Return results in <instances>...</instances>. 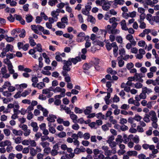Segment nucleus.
Here are the masks:
<instances>
[{
  "mask_svg": "<svg viewBox=\"0 0 159 159\" xmlns=\"http://www.w3.org/2000/svg\"><path fill=\"white\" fill-rule=\"evenodd\" d=\"M63 66L62 67L63 70H66L67 71H70L71 68L70 66H71L72 63L68 60L67 61L63 60Z\"/></svg>",
  "mask_w": 159,
  "mask_h": 159,
  "instance_id": "f257e3e1",
  "label": "nucleus"
},
{
  "mask_svg": "<svg viewBox=\"0 0 159 159\" xmlns=\"http://www.w3.org/2000/svg\"><path fill=\"white\" fill-rule=\"evenodd\" d=\"M111 1L106 0L104 2L103 5L102 6V9L105 11H107L110 9V6L112 3Z\"/></svg>",
  "mask_w": 159,
  "mask_h": 159,
  "instance_id": "f03ea898",
  "label": "nucleus"
},
{
  "mask_svg": "<svg viewBox=\"0 0 159 159\" xmlns=\"http://www.w3.org/2000/svg\"><path fill=\"white\" fill-rule=\"evenodd\" d=\"M134 77L136 81H139V82L143 83V80L142 78L144 77V75H143L142 73H136L134 74Z\"/></svg>",
  "mask_w": 159,
  "mask_h": 159,
  "instance_id": "7ed1b4c3",
  "label": "nucleus"
},
{
  "mask_svg": "<svg viewBox=\"0 0 159 159\" xmlns=\"http://www.w3.org/2000/svg\"><path fill=\"white\" fill-rule=\"evenodd\" d=\"M92 8L90 5H87L85 6V8H83L82 10V13L86 16H88L89 14V11Z\"/></svg>",
  "mask_w": 159,
  "mask_h": 159,
  "instance_id": "20e7f679",
  "label": "nucleus"
},
{
  "mask_svg": "<svg viewBox=\"0 0 159 159\" xmlns=\"http://www.w3.org/2000/svg\"><path fill=\"white\" fill-rule=\"evenodd\" d=\"M6 57L7 58L4 59L3 62L7 65L8 70L10 72V55L9 53L7 54Z\"/></svg>",
  "mask_w": 159,
  "mask_h": 159,
  "instance_id": "39448f33",
  "label": "nucleus"
},
{
  "mask_svg": "<svg viewBox=\"0 0 159 159\" xmlns=\"http://www.w3.org/2000/svg\"><path fill=\"white\" fill-rule=\"evenodd\" d=\"M151 120L152 121H157V117L155 112L153 111H151L149 113Z\"/></svg>",
  "mask_w": 159,
  "mask_h": 159,
  "instance_id": "423d86ee",
  "label": "nucleus"
},
{
  "mask_svg": "<svg viewBox=\"0 0 159 159\" xmlns=\"http://www.w3.org/2000/svg\"><path fill=\"white\" fill-rule=\"evenodd\" d=\"M68 60L71 63H73L74 64H76L78 61H81V58L80 57H76L75 58H69Z\"/></svg>",
  "mask_w": 159,
  "mask_h": 159,
  "instance_id": "0eeeda50",
  "label": "nucleus"
},
{
  "mask_svg": "<svg viewBox=\"0 0 159 159\" xmlns=\"http://www.w3.org/2000/svg\"><path fill=\"white\" fill-rule=\"evenodd\" d=\"M19 107L20 106L17 103L15 102L14 104L11 103V108H13V111H15V112H19L18 110Z\"/></svg>",
  "mask_w": 159,
  "mask_h": 159,
  "instance_id": "6e6552de",
  "label": "nucleus"
},
{
  "mask_svg": "<svg viewBox=\"0 0 159 159\" xmlns=\"http://www.w3.org/2000/svg\"><path fill=\"white\" fill-rule=\"evenodd\" d=\"M85 35L84 32H80L78 35L77 36L79 37L77 39V41L78 42H81L83 41V39L85 37Z\"/></svg>",
  "mask_w": 159,
  "mask_h": 159,
  "instance_id": "1a4fd4ad",
  "label": "nucleus"
},
{
  "mask_svg": "<svg viewBox=\"0 0 159 159\" xmlns=\"http://www.w3.org/2000/svg\"><path fill=\"white\" fill-rule=\"evenodd\" d=\"M57 118L56 116L51 114L49 115V116L47 118V120L50 122H54L55 121V119Z\"/></svg>",
  "mask_w": 159,
  "mask_h": 159,
  "instance_id": "9d476101",
  "label": "nucleus"
},
{
  "mask_svg": "<svg viewBox=\"0 0 159 159\" xmlns=\"http://www.w3.org/2000/svg\"><path fill=\"white\" fill-rule=\"evenodd\" d=\"M31 126L33 127V130L34 132H36L39 129L37 123L36 122H33L30 124Z\"/></svg>",
  "mask_w": 159,
  "mask_h": 159,
  "instance_id": "9b49d317",
  "label": "nucleus"
},
{
  "mask_svg": "<svg viewBox=\"0 0 159 159\" xmlns=\"http://www.w3.org/2000/svg\"><path fill=\"white\" fill-rule=\"evenodd\" d=\"M126 154V155H127L129 157V156H136L138 154V152L135 151H129L127 152Z\"/></svg>",
  "mask_w": 159,
  "mask_h": 159,
  "instance_id": "f8f14e48",
  "label": "nucleus"
},
{
  "mask_svg": "<svg viewBox=\"0 0 159 159\" xmlns=\"http://www.w3.org/2000/svg\"><path fill=\"white\" fill-rule=\"evenodd\" d=\"M99 59L97 58H93L90 62H91L92 66L98 65L99 63Z\"/></svg>",
  "mask_w": 159,
  "mask_h": 159,
  "instance_id": "ddd939ff",
  "label": "nucleus"
},
{
  "mask_svg": "<svg viewBox=\"0 0 159 159\" xmlns=\"http://www.w3.org/2000/svg\"><path fill=\"white\" fill-rule=\"evenodd\" d=\"M120 23L122 29L125 31L127 30L128 28L126 26L125 20H123L121 21Z\"/></svg>",
  "mask_w": 159,
  "mask_h": 159,
  "instance_id": "4468645a",
  "label": "nucleus"
},
{
  "mask_svg": "<svg viewBox=\"0 0 159 159\" xmlns=\"http://www.w3.org/2000/svg\"><path fill=\"white\" fill-rule=\"evenodd\" d=\"M70 118L72 120L73 122L74 123H76L77 121V116L76 115L74 114L73 112L70 114Z\"/></svg>",
  "mask_w": 159,
  "mask_h": 159,
  "instance_id": "2eb2a0df",
  "label": "nucleus"
},
{
  "mask_svg": "<svg viewBox=\"0 0 159 159\" xmlns=\"http://www.w3.org/2000/svg\"><path fill=\"white\" fill-rule=\"evenodd\" d=\"M92 66L91 62H89V63H85L83 65V68L84 70H89Z\"/></svg>",
  "mask_w": 159,
  "mask_h": 159,
  "instance_id": "dca6fc26",
  "label": "nucleus"
},
{
  "mask_svg": "<svg viewBox=\"0 0 159 159\" xmlns=\"http://www.w3.org/2000/svg\"><path fill=\"white\" fill-rule=\"evenodd\" d=\"M34 48L36 50V52L38 51L39 52H43L42 46L40 43H38L36 44V47Z\"/></svg>",
  "mask_w": 159,
  "mask_h": 159,
  "instance_id": "f3484780",
  "label": "nucleus"
},
{
  "mask_svg": "<svg viewBox=\"0 0 159 159\" xmlns=\"http://www.w3.org/2000/svg\"><path fill=\"white\" fill-rule=\"evenodd\" d=\"M92 107V106L87 107L86 109L84 111V113L86 115H89L91 112Z\"/></svg>",
  "mask_w": 159,
  "mask_h": 159,
  "instance_id": "a211bd4d",
  "label": "nucleus"
},
{
  "mask_svg": "<svg viewBox=\"0 0 159 159\" xmlns=\"http://www.w3.org/2000/svg\"><path fill=\"white\" fill-rule=\"evenodd\" d=\"M33 19V17L31 15L27 14L25 16L26 21L28 23H29L32 22Z\"/></svg>",
  "mask_w": 159,
  "mask_h": 159,
  "instance_id": "6ab92c4d",
  "label": "nucleus"
},
{
  "mask_svg": "<svg viewBox=\"0 0 159 159\" xmlns=\"http://www.w3.org/2000/svg\"><path fill=\"white\" fill-rule=\"evenodd\" d=\"M87 21H89L92 24H95L96 22L95 18L93 17L92 16L89 15V14L88 16Z\"/></svg>",
  "mask_w": 159,
  "mask_h": 159,
  "instance_id": "aec40b11",
  "label": "nucleus"
},
{
  "mask_svg": "<svg viewBox=\"0 0 159 159\" xmlns=\"http://www.w3.org/2000/svg\"><path fill=\"white\" fill-rule=\"evenodd\" d=\"M29 43L32 47H34L36 45V43L34 42V40L31 36H30L29 38Z\"/></svg>",
  "mask_w": 159,
  "mask_h": 159,
  "instance_id": "412c9836",
  "label": "nucleus"
},
{
  "mask_svg": "<svg viewBox=\"0 0 159 159\" xmlns=\"http://www.w3.org/2000/svg\"><path fill=\"white\" fill-rule=\"evenodd\" d=\"M142 91L146 94L147 93L148 94H149L152 92V90L151 89H148L147 87H143Z\"/></svg>",
  "mask_w": 159,
  "mask_h": 159,
  "instance_id": "4be33fe9",
  "label": "nucleus"
},
{
  "mask_svg": "<svg viewBox=\"0 0 159 159\" xmlns=\"http://www.w3.org/2000/svg\"><path fill=\"white\" fill-rule=\"evenodd\" d=\"M12 132L16 135L21 136L23 134V131L21 130H17L16 129H13Z\"/></svg>",
  "mask_w": 159,
  "mask_h": 159,
  "instance_id": "5701e85b",
  "label": "nucleus"
},
{
  "mask_svg": "<svg viewBox=\"0 0 159 159\" xmlns=\"http://www.w3.org/2000/svg\"><path fill=\"white\" fill-rule=\"evenodd\" d=\"M2 88L4 89H7L8 90H10V82L8 81L5 82L2 86Z\"/></svg>",
  "mask_w": 159,
  "mask_h": 159,
  "instance_id": "b1692460",
  "label": "nucleus"
},
{
  "mask_svg": "<svg viewBox=\"0 0 159 159\" xmlns=\"http://www.w3.org/2000/svg\"><path fill=\"white\" fill-rule=\"evenodd\" d=\"M122 58L120 57H118L117 58V60H118V64L120 67H122L124 65L125 63L124 61L121 59Z\"/></svg>",
  "mask_w": 159,
  "mask_h": 159,
  "instance_id": "393cba45",
  "label": "nucleus"
},
{
  "mask_svg": "<svg viewBox=\"0 0 159 159\" xmlns=\"http://www.w3.org/2000/svg\"><path fill=\"white\" fill-rule=\"evenodd\" d=\"M51 14L52 16L55 18V21H57L58 19L57 16L59 15V14L57 13L55 11H53L52 12Z\"/></svg>",
  "mask_w": 159,
  "mask_h": 159,
  "instance_id": "a878e982",
  "label": "nucleus"
},
{
  "mask_svg": "<svg viewBox=\"0 0 159 159\" xmlns=\"http://www.w3.org/2000/svg\"><path fill=\"white\" fill-rule=\"evenodd\" d=\"M40 144L43 148L48 147L50 143L49 142L47 141H42L40 143Z\"/></svg>",
  "mask_w": 159,
  "mask_h": 159,
  "instance_id": "bb28decb",
  "label": "nucleus"
},
{
  "mask_svg": "<svg viewBox=\"0 0 159 159\" xmlns=\"http://www.w3.org/2000/svg\"><path fill=\"white\" fill-rule=\"evenodd\" d=\"M31 28L32 30L34 31V33L37 34H39V32L38 30L37 25H32L31 26Z\"/></svg>",
  "mask_w": 159,
  "mask_h": 159,
  "instance_id": "cd10ccee",
  "label": "nucleus"
},
{
  "mask_svg": "<svg viewBox=\"0 0 159 159\" xmlns=\"http://www.w3.org/2000/svg\"><path fill=\"white\" fill-rule=\"evenodd\" d=\"M112 44L113 45V54L114 55H115L116 52H117L118 48L116 42L113 43Z\"/></svg>",
  "mask_w": 159,
  "mask_h": 159,
  "instance_id": "c85d7f7f",
  "label": "nucleus"
},
{
  "mask_svg": "<svg viewBox=\"0 0 159 159\" xmlns=\"http://www.w3.org/2000/svg\"><path fill=\"white\" fill-rule=\"evenodd\" d=\"M145 14H141L139 16V18L138 20L139 22H144V20L145 18Z\"/></svg>",
  "mask_w": 159,
  "mask_h": 159,
  "instance_id": "c756f323",
  "label": "nucleus"
},
{
  "mask_svg": "<svg viewBox=\"0 0 159 159\" xmlns=\"http://www.w3.org/2000/svg\"><path fill=\"white\" fill-rule=\"evenodd\" d=\"M58 2L57 0H49L48 4L51 6H53Z\"/></svg>",
  "mask_w": 159,
  "mask_h": 159,
  "instance_id": "7c9ffc66",
  "label": "nucleus"
},
{
  "mask_svg": "<svg viewBox=\"0 0 159 159\" xmlns=\"http://www.w3.org/2000/svg\"><path fill=\"white\" fill-rule=\"evenodd\" d=\"M113 2H114V4L115 5L117 4L123 5L124 2V1L123 0H114Z\"/></svg>",
  "mask_w": 159,
  "mask_h": 159,
  "instance_id": "2f4dec72",
  "label": "nucleus"
},
{
  "mask_svg": "<svg viewBox=\"0 0 159 159\" xmlns=\"http://www.w3.org/2000/svg\"><path fill=\"white\" fill-rule=\"evenodd\" d=\"M120 32V30L118 29H116V28L112 29L110 32L109 34H119Z\"/></svg>",
  "mask_w": 159,
  "mask_h": 159,
  "instance_id": "473e14b6",
  "label": "nucleus"
},
{
  "mask_svg": "<svg viewBox=\"0 0 159 159\" xmlns=\"http://www.w3.org/2000/svg\"><path fill=\"white\" fill-rule=\"evenodd\" d=\"M36 87L39 89H41L45 86V84L43 82H39L37 84Z\"/></svg>",
  "mask_w": 159,
  "mask_h": 159,
  "instance_id": "72a5a7b5",
  "label": "nucleus"
},
{
  "mask_svg": "<svg viewBox=\"0 0 159 159\" xmlns=\"http://www.w3.org/2000/svg\"><path fill=\"white\" fill-rule=\"evenodd\" d=\"M150 117V116L149 114H145V116L143 118V120L145 122L147 123L149 122L150 121V119H149Z\"/></svg>",
  "mask_w": 159,
  "mask_h": 159,
  "instance_id": "f704fd0d",
  "label": "nucleus"
},
{
  "mask_svg": "<svg viewBox=\"0 0 159 159\" xmlns=\"http://www.w3.org/2000/svg\"><path fill=\"white\" fill-rule=\"evenodd\" d=\"M119 54L120 55L119 57L122 58L123 56L125 54V51L124 48H121L119 50Z\"/></svg>",
  "mask_w": 159,
  "mask_h": 159,
  "instance_id": "c9c22d12",
  "label": "nucleus"
},
{
  "mask_svg": "<svg viewBox=\"0 0 159 159\" xmlns=\"http://www.w3.org/2000/svg\"><path fill=\"white\" fill-rule=\"evenodd\" d=\"M152 84L154 86H157L159 85V77H157L156 79L154 80H152Z\"/></svg>",
  "mask_w": 159,
  "mask_h": 159,
  "instance_id": "e433bc0d",
  "label": "nucleus"
},
{
  "mask_svg": "<svg viewBox=\"0 0 159 159\" xmlns=\"http://www.w3.org/2000/svg\"><path fill=\"white\" fill-rule=\"evenodd\" d=\"M57 135L60 138H63L66 136V133L64 131L61 132L57 134Z\"/></svg>",
  "mask_w": 159,
  "mask_h": 159,
  "instance_id": "4c0bfd02",
  "label": "nucleus"
},
{
  "mask_svg": "<svg viewBox=\"0 0 159 159\" xmlns=\"http://www.w3.org/2000/svg\"><path fill=\"white\" fill-rule=\"evenodd\" d=\"M106 47L108 51H110L112 48V47H113V45L112 43H107L106 44Z\"/></svg>",
  "mask_w": 159,
  "mask_h": 159,
  "instance_id": "58836bf2",
  "label": "nucleus"
},
{
  "mask_svg": "<svg viewBox=\"0 0 159 159\" xmlns=\"http://www.w3.org/2000/svg\"><path fill=\"white\" fill-rule=\"evenodd\" d=\"M30 153L32 156H34L37 154V151L34 148H31L30 149Z\"/></svg>",
  "mask_w": 159,
  "mask_h": 159,
  "instance_id": "ea45409f",
  "label": "nucleus"
},
{
  "mask_svg": "<svg viewBox=\"0 0 159 159\" xmlns=\"http://www.w3.org/2000/svg\"><path fill=\"white\" fill-rule=\"evenodd\" d=\"M93 43L94 44H97L102 47L104 45L103 42L99 40H96Z\"/></svg>",
  "mask_w": 159,
  "mask_h": 159,
  "instance_id": "a19ab883",
  "label": "nucleus"
},
{
  "mask_svg": "<svg viewBox=\"0 0 159 159\" xmlns=\"http://www.w3.org/2000/svg\"><path fill=\"white\" fill-rule=\"evenodd\" d=\"M19 36L20 38H23L25 36L26 32L25 29H22L20 31Z\"/></svg>",
  "mask_w": 159,
  "mask_h": 159,
  "instance_id": "79ce46f5",
  "label": "nucleus"
},
{
  "mask_svg": "<svg viewBox=\"0 0 159 159\" xmlns=\"http://www.w3.org/2000/svg\"><path fill=\"white\" fill-rule=\"evenodd\" d=\"M62 22H60L57 23V27L60 28H65L66 27L65 24H63Z\"/></svg>",
  "mask_w": 159,
  "mask_h": 159,
  "instance_id": "37998d69",
  "label": "nucleus"
},
{
  "mask_svg": "<svg viewBox=\"0 0 159 159\" xmlns=\"http://www.w3.org/2000/svg\"><path fill=\"white\" fill-rule=\"evenodd\" d=\"M74 111L76 114H80L83 112V111L79 107H75Z\"/></svg>",
  "mask_w": 159,
  "mask_h": 159,
  "instance_id": "c03bdc74",
  "label": "nucleus"
},
{
  "mask_svg": "<svg viewBox=\"0 0 159 159\" xmlns=\"http://www.w3.org/2000/svg\"><path fill=\"white\" fill-rule=\"evenodd\" d=\"M15 141V143L16 144H19L21 143V140L22 139L21 137H18L16 138H13Z\"/></svg>",
  "mask_w": 159,
  "mask_h": 159,
  "instance_id": "a18cd8bd",
  "label": "nucleus"
},
{
  "mask_svg": "<svg viewBox=\"0 0 159 159\" xmlns=\"http://www.w3.org/2000/svg\"><path fill=\"white\" fill-rule=\"evenodd\" d=\"M63 35L64 37L66 38H69L70 39H72L73 37V35H70V34L68 33L63 34Z\"/></svg>",
  "mask_w": 159,
  "mask_h": 159,
  "instance_id": "49530a36",
  "label": "nucleus"
},
{
  "mask_svg": "<svg viewBox=\"0 0 159 159\" xmlns=\"http://www.w3.org/2000/svg\"><path fill=\"white\" fill-rule=\"evenodd\" d=\"M9 142L8 140H6L4 142H2L0 143V146L1 147H4L7 145L9 144Z\"/></svg>",
  "mask_w": 159,
  "mask_h": 159,
  "instance_id": "de8ad7c7",
  "label": "nucleus"
},
{
  "mask_svg": "<svg viewBox=\"0 0 159 159\" xmlns=\"http://www.w3.org/2000/svg\"><path fill=\"white\" fill-rule=\"evenodd\" d=\"M31 91V90H30L29 91L28 90H25L21 94V96L23 97H25L30 93Z\"/></svg>",
  "mask_w": 159,
  "mask_h": 159,
  "instance_id": "09e8293b",
  "label": "nucleus"
},
{
  "mask_svg": "<svg viewBox=\"0 0 159 159\" xmlns=\"http://www.w3.org/2000/svg\"><path fill=\"white\" fill-rule=\"evenodd\" d=\"M134 87L136 89H139L141 88H142L143 84L139 82L136 83L134 84Z\"/></svg>",
  "mask_w": 159,
  "mask_h": 159,
  "instance_id": "8fccbe9b",
  "label": "nucleus"
},
{
  "mask_svg": "<svg viewBox=\"0 0 159 159\" xmlns=\"http://www.w3.org/2000/svg\"><path fill=\"white\" fill-rule=\"evenodd\" d=\"M32 147H35L36 146L37 144L34 140H31L30 139L29 145Z\"/></svg>",
  "mask_w": 159,
  "mask_h": 159,
  "instance_id": "3c124183",
  "label": "nucleus"
},
{
  "mask_svg": "<svg viewBox=\"0 0 159 159\" xmlns=\"http://www.w3.org/2000/svg\"><path fill=\"white\" fill-rule=\"evenodd\" d=\"M66 113L67 114H69L70 115L72 113V111H71L70 108L69 107H67L66 106L63 108Z\"/></svg>",
  "mask_w": 159,
  "mask_h": 159,
  "instance_id": "603ef678",
  "label": "nucleus"
},
{
  "mask_svg": "<svg viewBox=\"0 0 159 159\" xmlns=\"http://www.w3.org/2000/svg\"><path fill=\"white\" fill-rule=\"evenodd\" d=\"M138 45L140 47H144L146 45V43L144 41L141 40L139 42Z\"/></svg>",
  "mask_w": 159,
  "mask_h": 159,
  "instance_id": "864d4df0",
  "label": "nucleus"
},
{
  "mask_svg": "<svg viewBox=\"0 0 159 159\" xmlns=\"http://www.w3.org/2000/svg\"><path fill=\"white\" fill-rule=\"evenodd\" d=\"M2 50L6 53L8 52L10 50V44H7L6 47L3 49Z\"/></svg>",
  "mask_w": 159,
  "mask_h": 159,
  "instance_id": "5fc2aeb1",
  "label": "nucleus"
},
{
  "mask_svg": "<svg viewBox=\"0 0 159 159\" xmlns=\"http://www.w3.org/2000/svg\"><path fill=\"white\" fill-rule=\"evenodd\" d=\"M90 137V135L89 133H86L83 135L84 138L86 140H88L89 139Z\"/></svg>",
  "mask_w": 159,
  "mask_h": 159,
  "instance_id": "6e6d98bb",
  "label": "nucleus"
},
{
  "mask_svg": "<svg viewBox=\"0 0 159 159\" xmlns=\"http://www.w3.org/2000/svg\"><path fill=\"white\" fill-rule=\"evenodd\" d=\"M59 74L57 71H54L53 72L52 75V77H55V78H57L58 77L60 78H61V76L59 77Z\"/></svg>",
  "mask_w": 159,
  "mask_h": 159,
  "instance_id": "4d7b16f0",
  "label": "nucleus"
},
{
  "mask_svg": "<svg viewBox=\"0 0 159 159\" xmlns=\"http://www.w3.org/2000/svg\"><path fill=\"white\" fill-rule=\"evenodd\" d=\"M30 139H25L22 141V144L23 145H29Z\"/></svg>",
  "mask_w": 159,
  "mask_h": 159,
  "instance_id": "13d9d810",
  "label": "nucleus"
},
{
  "mask_svg": "<svg viewBox=\"0 0 159 159\" xmlns=\"http://www.w3.org/2000/svg\"><path fill=\"white\" fill-rule=\"evenodd\" d=\"M56 60L58 62L61 61L63 62V61L62 60V58L61 56V55L59 54L57 55L55 57Z\"/></svg>",
  "mask_w": 159,
  "mask_h": 159,
  "instance_id": "bf43d9fd",
  "label": "nucleus"
},
{
  "mask_svg": "<svg viewBox=\"0 0 159 159\" xmlns=\"http://www.w3.org/2000/svg\"><path fill=\"white\" fill-rule=\"evenodd\" d=\"M134 64L130 62L127 64L126 67L128 70H130L134 67Z\"/></svg>",
  "mask_w": 159,
  "mask_h": 159,
  "instance_id": "052dcab7",
  "label": "nucleus"
},
{
  "mask_svg": "<svg viewBox=\"0 0 159 159\" xmlns=\"http://www.w3.org/2000/svg\"><path fill=\"white\" fill-rule=\"evenodd\" d=\"M122 136L120 135H119L117 136V138L116 139V141L117 142H119L122 143L123 141Z\"/></svg>",
  "mask_w": 159,
  "mask_h": 159,
  "instance_id": "680f3d73",
  "label": "nucleus"
},
{
  "mask_svg": "<svg viewBox=\"0 0 159 159\" xmlns=\"http://www.w3.org/2000/svg\"><path fill=\"white\" fill-rule=\"evenodd\" d=\"M123 139V142L125 143H127L129 141V138L125 134L124 135Z\"/></svg>",
  "mask_w": 159,
  "mask_h": 159,
  "instance_id": "e2e57ef3",
  "label": "nucleus"
},
{
  "mask_svg": "<svg viewBox=\"0 0 159 159\" xmlns=\"http://www.w3.org/2000/svg\"><path fill=\"white\" fill-rule=\"evenodd\" d=\"M140 25L139 27L141 29H145L146 27V25L144 22H139Z\"/></svg>",
  "mask_w": 159,
  "mask_h": 159,
  "instance_id": "0e129e2a",
  "label": "nucleus"
},
{
  "mask_svg": "<svg viewBox=\"0 0 159 159\" xmlns=\"http://www.w3.org/2000/svg\"><path fill=\"white\" fill-rule=\"evenodd\" d=\"M42 18L41 17L37 16L35 19V22L37 24L40 23L42 21Z\"/></svg>",
  "mask_w": 159,
  "mask_h": 159,
  "instance_id": "69168bd1",
  "label": "nucleus"
},
{
  "mask_svg": "<svg viewBox=\"0 0 159 159\" xmlns=\"http://www.w3.org/2000/svg\"><path fill=\"white\" fill-rule=\"evenodd\" d=\"M145 3L147 5L151 6L152 7L154 6L151 0H145Z\"/></svg>",
  "mask_w": 159,
  "mask_h": 159,
  "instance_id": "338daca9",
  "label": "nucleus"
},
{
  "mask_svg": "<svg viewBox=\"0 0 159 159\" xmlns=\"http://www.w3.org/2000/svg\"><path fill=\"white\" fill-rule=\"evenodd\" d=\"M139 96L140 98L145 99L146 98L147 95L146 94L142 91V92L139 95Z\"/></svg>",
  "mask_w": 159,
  "mask_h": 159,
  "instance_id": "774afa93",
  "label": "nucleus"
}]
</instances>
